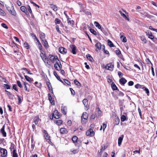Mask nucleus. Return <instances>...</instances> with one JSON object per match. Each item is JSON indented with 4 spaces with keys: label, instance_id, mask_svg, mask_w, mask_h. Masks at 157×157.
Returning <instances> with one entry per match:
<instances>
[{
    "label": "nucleus",
    "instance_id": "16",
    "mask_svg": "<svg viewBox=\"0 0 157 157\" xmlns=\"http://www.w3.org/2000/svg\"><path fill=\"white\" fill-rule=\"evenodd\" d=\"M21 10L26 14H29V12H28L27 9L24 6H21L20 7Z\"/></svg>",
    "mask_w": 157,
    "mask_h": 157
},
{
    "label": "nucleus",
    "instance_id": "15",
    "mask_svg": "<svg viewBox=\"0 0 157 157\" xmlns=\"http://www.w3.org/2000/svg\"><path fill=\"white\" fill-rule=\"evenodd\" d=\"M70 48L71 49V52L73 54H75L76 52L75 50H76V47L74 45H70Z\"/></svg>",
    "mask_w": 157,
    "mask_h": 157
},
{
    "label": "nucleus",
    "instance_id": "57",
    "mask_svg": "<svg viewBox=\"0 0 157 157\" xmlns=\"http://www.w3.org/2000/svg\"><path fill=\"white\" fill-rule=\"evenodd\" d=\"M1 25L2 27H3V28L6 29H7L8 28V27L5 24L2 23V24Z\"/></svg>",
    "mask_w": 157,
    "mask_h": 157
},
{
    "label": "nucleus",
    "instance_id": "56",
    "mask_svg": "<svg viewBox=\"0 0 157 157\" xmlns=\"http://www.w3.org/2000/svg\"><path fill=\"white\" fill-rule=\"evenodd\" d=\"M63 80H64V82L66 84H67V85H70V82L69 81H68L67 80L65 79H64Z\"/></svg>",
    "mask_w": 157,
    "mask_h": 157
},
{
    "label": "nucleus",
    "instance_id": "30",
    "mask_svg": "<svg viewBox=\"0 0 157 157\" xmlns=\"http://www.w3.org/2000/svg\"><path fill=\"white\" fill-rule=\"evenodd\" d=\"M25 48L27 49H29L30 48V46L26 42H25L23 44Z\"/></svg>",
    "mask_w": 157,
    "mask_h": 157
},
{
    "label": "nucleus",
    "instance_id": "32",
    "mask_svg": "<svg viewBox=\"0 0 157 157\" xmlns=\"http://www.w3.org/2000/svg\"><path fill=\"white\" fill-rule=\"evenodd\" d=\"M108 44L111 47H114L113 44L112 42L109 40H108Z\"/></svg>",
    "mask_w": 157,
    "mask_h": 157
},
{
    "label": "nucleus",
    "instance_id": "3",
    "mask_svg": "<svg viewBox=\"0 0 157 157\" xmlns=\"http://www.w3.org/2000/svg\"><path fill=\"white\" fill-rule=\"evenodd\" d=\"M40 56L42 59L45 63H46L48 65H50L49 60L44 54L41 52L40 54Z\"/></svg>",
    "mask_w": 157,
    "mask_h": 157
},
{
    "label": "nucleus",
    "instance_id": "25",
    "mask_svg": "<svg viewBox=\"0 0 157 157\" xmlns=\"http://www.w3.org/2000/svg\"><path fill=\"white\" fill-rule=\"evenodd\" d=\"M5 91L6 92V94L9 97L10 99H13L14 96L12 94L6 90Z\"/></svg>",
    "mask_w": 157,
    "mask_h": 157
},
{
    "label": "nucleus",
    "instance_id": "10",
    "mask_svg": "<svg viewBox=\"0 0 157 157\" xmlns=\"http://www.w3.org/2000/svg\"><path fill=\"white\" fill-rule=\"evenodd\" d=\"M59 52L62 54H65L67 52V49L63 47H60L59 49Z\"/></svg>",
    "mask_w": 157,
    "mask_h": 157
},
{
    "label": "nucleus",
    "instance_id": "28",
    "mask_svg": "<svg viewBox=\"0 0 157 157\" xmlns=\"http://www.w3.org/2000/svg\"><path fill=\"white\" fill-rule=\"evenodd\" d=\"M120 82L123 84H124L126 82L127 80L124 78H121L120 80Z\"/></svg>",
    "mask_w": 157,
    "mask_h": 157
},
{
    "label": "nucleus",
    "instance_id": "51",
    "mask_svg": "<svg viewBox=\"0 0 157 157\" xmlns=\"http://www.w3.org/2000/svg\"><path fill=\"white\" fill-rule=\"evenodd\" d=\"M89 130L90 132V136H93L94 134V132L92 129L90 128Z\"/></svg>",
    "mask_w": 157,
    "mask_h": 157
},
{
    "label": "nucleus",
    "instance_id": "41",
    "mask_svg": "<svg viewBox=\"0 0 157 157\" xmlns=\"http://www.w3.org/2000/svg\"><path fill=\"white\" fill-rule=\"evenodd\" d=\"M121 121H124L126 119V117L125 116L123 115L121 116Z\"/></svg>",
    "mask_w": 157,
    "mask_h": 157
},
{
    "label": "nucleus",
    "instance_id": "58",
    "mask_svg": "<svg viewBox=\"0 0 157 157\" xmlns=\"http://www.w3.org/2000/svg\"><path fill=\"white\" fill-rule=\"evenodd\" d=\"M13 88L15 90L17 91L18 89L17 88V86L16 84H14L13 86Z\"/></svg>",
    "mask_w": 157,
    "mask_h": 157
},
{
    "label": "nucleus",
    "instance_id": "29",
    "mask_svg": "<svg viewBox=\"0 0 157 157\" xmlns=\"http://www.w3.org/2000/svg\"><path fill=\"white\" fill-rule=\"evenodd\" d=\"M66 110L67 108L65 106L62 107L61 108V111L62 113H63L64 114H66Z\"/></svg>",
    "mask_w": 157,
    "mask_h": 157
},
{
    "label": "nucleus",
    "instance_id": "6",
    "mask_svg": "<svg viewBox=\"0 0 157 157\" xmlns=\"http://www.w3.org/2000/svg\"><path fill=\"white\" fill-rule=\"evenodd\" d=\"M54 67L55 69L58 71H59L61 70V69L62 68V65L59 60L56 62V63L54 65Z\"/></svg>",
    "mask_w": 157,
    "mask_h": 157
},
{
    "label": "nucleus",
    "instance_id": "45",
    "mask_svg": "<svg viewBox=\"0 0 157 157\" xmlns=\"http://www.w3.org/2000/svg\"><path fill=\"white\" fill-rule=\"evenodd\" d=\"M13 157H18V155L17 153H16L15 150H13Z\"/></svg>",
    "mask_w": 157,
    "mask_h": 157
},
{
    "label": "nucleus",
    "instance_id": "9",
    "mask_svg": "<svg viewBox=\"0 0 157 157\" xmlns=\"http://www.w3.org/2000/svg\"><path fill=\"white\" fill-rule=\"evenodd\" d=\"M82 102L84 105V106L86 107V110H87L89 108V106H88V101L86 99H84L82 100Z\"/></svg>",
    "mask_w": 157,
    "mask_h": 157
},
{
    "label": "nucleus",
    "instance_id": "31",
    "mask_svg": "<svg viewBox=\"0 0 157 157\" xmlns=\"http://www.w3.org/2000/svg\"><path fill=\"white\" fill-rule=\"evenodd\" d=\"M40 39H41L43 42H44L45 37V35L44 33H41L40 35Z\"/></svg>",
    "mask_w": 157,
    "mask_h": 157
},
{
    "label": "nucleus",
    "instance_id": "50",
    "mask_svg": "<svg viewBox=\"0 0 157 157\" xmlns=\"http://www.w3.org/2000/svg\"><path fill=\"white\" fill-rule=\"evenodd\" d=\"M17 84L18 86L19 87H20L21 88H22V86L21 85V82L19 81H17Z\"/></svg>",
    "mask_w": 157,
    "mask_h": 157
},
{
    "label": "nucleus",
    "instance_id": "64",
    "mask_svg": "<svg viewBox=\"0 0 157 157\" xmlns=\"http://www.w3.org/2000/svg\"><path fill=\"white\" fill-rule=\"evenodd\" d=\"M108 154L106 152H104L102 155L101 157H107Z\"/></svg>",
    "mask_w": 157,
    "mask_h": 157
},
{
    "label": "nucleus",
    "instance_id": "20",
    "mask_svg": "<svg viewBox=\"0 0 157 157\" xmlns=\"http://www.w3.org/2000/svg\"><path fill=\"white\" fill-rule=\"evenodd\" d=\"M5 125L3 126L2 127L1 129V132L3 135V136L5 137L6 136V133L4 130Z\"/></svg>",
    "mask_w": 157,
    "mask_h": 157
},
{
    "label": "nucleus",
    "instance_id": "54",
    "mask_svg": "<svg viewBox=\"0 0 157 157\" xmlns=\"http://www.w3.org/2000/svg\"><path fill=\"white\" fill-rule=\"evenodd\" d=\"M56 29L57 31L60 34H61V32L60 31L59 29V26L58 25H57L56 27Z\"/></svg>",
    "mask_w": 157,
    "mask_h": 157
},
{
    "label": "nucleus",
    "instance_id": "48",
    "mask_svg": "<svg viewBox=\"0 0 157 157\" xmlns=\"http://www.w3.org/2000/svg\"><path fill=\"white\" fill-rule=\"evenodd\" d=\"M121 38H123L122 41L124 42H125L127 41V39L124 36H121Z\"/></svg>",
    "mask_w": 157,
    "mask_h": 157
},
{
    "label": "nucleus",
    "instance_id": "52",
    "mask_svg": "<svg viewBox=\"0 0 157 157\" xmlns=\"http://www.w3.org/2000/svg\"><path fill=\"white\" fill-rule=\"evenodd\" d=\"M79 151V150L78 149H76L75 150H73L71 151V152H73L74 154H76Z\"/></svg>",
    "mask_w": 157,
    "mask_h": 157
},
{
    "label": "nucleus",
    "instance_id": "62",
    "mask_svg": "<svg viewBox=\"0 0 157 157\" xmlns=\"http://www.w3.org/2000/svg\"><path fill=\"white\" fill-rule=\"evenodd\" d=\"M98 112L99 115L101 116L102 114V113L101 111H100L99 109L98 108Z\"/></svg>",
    "mask_w": 157,
    "mask_h": 157
},
{
    "label": "nucleus",
    "instance_id": "47",
    "mask_svg": "<svg viewBox=\"0 0 157 157\" xmlns=\"http://www.w3.org/2000/svg\"><path fill=\"white\" fill-rule=\"evenodd\" d=\"M90 32L92 34L95 35H96V32L94 29H90Z\"/></svg>",
    "mask_w": 157,
    "mask_h": 157
},
{
    "label": "nucleus",
    "instance_id": "60",
    "mask_svg": "<svg viewBox=\"0 0 157 157\" xmlns=\"http://www.w3.org/2000/svg\"><path fill=\"white\" fill-rule=\"evenodd\" d=\"M24 70V71H25V72H23L22 73H23V74H25V73H27V71H28V70H27V69L26 68H22L21 70Z\"/></svg>",
    "mask_w": 157,
    "mask_h": 157
},
{
    "label": "nucleus",
    "instance_id": "42",
    "mask_svg": "<svg viewBox=\"0 0 157 157\" xmlns=\"http://www.w3.org/2000/svg\"><path fill=\"white\" fill-rule=\"evenodd\" d=\"M26 9H27L28 11H29L30 13V14H32V12L29 6L28 5Z\"/></svg>",
    "mask_w": 157,
    "mask_h": 157
},
{
    "label": "nucleus",
    "instance_id": "33",
    "mask_svg": "<svg viewBox=\"0 0 157 157\" xmlns=\"http://www.w3.org/2000/svg\"><path fill=\"white\" fill-rule=\"evenodd\" d=\"M111 87L112 89L114 90H116L117 89V87L113 82L112 83Z\"/></svg>",
    "mask_w": 157,
    "mask_h": 157
},
{
    "label": "nucleus",
    "instance_id": "37",
    "mask_svg": "<svg viewBox=\"0 0 157 157\" xmlns=\"http://www.w3.org/2000/svg\"><path fill=\"white\" fill-rule=\"evenodd\" d=\"M25 77L26 80L29 82H31L32 81V79L27 75H25Z\"/></svg>",
    "mask_w": 157,
    "mask_h": 157
},
{
    "label": "nucleus",
    "instance_id": "12",
    "mask_svg": "<svg viewBox=\"0 0 157 157\" xmlns=\"http://www.w3.org/2000/svg\"><path fill=\"white\" fill-rule=\"evenodd\" d=\"M119 122L120 119L117 116H115L114 117V121L113 123L114 124V126L118 125L119 124Z\"/></svg>",
    "mask_w": 157,
    "mask_h": 157
},
{
    "label": "nucleus",
    "instance_id": "22",
    "mask_svg": "<svg viewBox=\"0 0 157 157\" xmlns=\"http://www.w3.org/2000/svg\"><path fill=\"white\" fill-rule=\"evenodd\" d=\"M119 12L121 15L125 19L127 20L128 21H129V19L128 17L124 13H123L120 10Z\"/></svg>",
    "mask_w": 157,
    "mask_h": 157
},
{
    "label": "nucleus",
    "instance_id": "18",
    "mask_svg": "<svg viewBox=\"0 0 157 157\" xmlns=\"http://www.w3.org/2000/svg\"><path fill=\"white\" fill-rule=\"evenodd\" d=\"M53 74L58 80H59L63 84H64V82L61 80L60 77L58 75L56 72L55 71H53Z\"/></svg>",
    "mask_w": 157,
    "mask_h": 157
},
{
    "label": "nucleus",
    "instance_id": "43",
    "mask_svg": "<svg viewBox=\"0 0 157 157\" xmlns=\"http://www.w3.org/2000/svg\"><path fill=\"white\" fill-rule=\"evenodd\" d=\"M105 148H106V147L105 146H101V149H100V153H102V152L105 150Z\"/></svg>",
    "mask_w": 157,
    "mask_h": 157
},
{
    "label": "nucleus",
    "instance_id": "34",
    "mask_svg": "<svg viewBox=\"0 0 157 157\" xmlns=\"http://www.w3.org/2000/svg\"><path fill=\"white\" fill-rule=\"evenodd\" d=\"M55 123L58 125H60L62 124L63 121L61 120H56L55 121Z\"/></svg>",
    "mask_w": 157,
    "mask_h": 157
},
{
    "label": "nucleus",
    "instance_id": "63",
    "mask_svg": "<svg viewBox=\"0 0 157 157\" xmlns=\"http://www.w3.org/2000/svg\"><path fill=\"white\" fill-rule=\"evenodd\" d=\"M115 52L117 55H120L121 54V52L119 50H116Z\"/></svg>",
    "mask_w": 157,
    "mask_h": 157
},
{
    "label": "nucleus",
    "instance_id": "35",
    "mask_svg": "<svg viewBox=\"0 0 157 157\" xmlns=\"http://www.w3.org/2000/svg\"><path fill=\"white\" fill-rule=\"evenodd\" d=\"M142 89L144 90H145L146 91V93L147 94V95L148 96L149 95V90L147 88H146L145 87H143L142 88Z\"/></svg>",
    "mask_w": 157,
    "mask_h": 157
},
{
    "label": "nucleus",
    "instance_id": "4",
    "mask_svg": "<svg viewBox=\"0 0 157 157\" xmlns=\"http://www.w3.org/2000/svg\"><path fill=\"white\" fill-rule=\"evenodd\" d=\"M7 153V151L6 149L0 147V157H6Z\"/></svg>",
    "mask_w": 157,
    "mask_h": 157
},
{
    "label": "nucleus",
    "instance_id": "7",
    "mask_svg": "<svg viewBox=\"0 0 157 157\" xmlns=\"http://www.w3.org/2000/svg\"><path fill=\"white\" fill-rule=\"evenodd\" d=\"M114 67V64L112 63H110L106 65L105 68L108 70L112 71Z\"/></svg>",
    "mask_w": 157,
    "mask_h": 157
},
{
    "label": "nucleus",
    "instance_id": "39",
    "mask_svg": "<svg viewBox=\"0 0 157 157\" xmlns=\"http://www.w3.org/2000/svg\"><path fill=\"white\" fill-rule=\"evenodd\" d=\"M6 14L5 12L1 9L0 10V15L2 16H4Z\"/></svg>",
    "mask_w": 157,
    "mask_h": 157
},
{
    "label": "nucleus",
    "instance_id": "8",
    "mask_svg": "<svg viewBox=\"0 0 157 157\" xmlns=\"http://www.w3.org/2000/svg\"><path fill=\"white\" fill-rule=\"evenodd\" d=\"M141 14L143 15V17L144 18L147 17L148 18L150 19L153 17L152 16L150 15L146 12H144L143 13H141Z\"/></svg>",
    "mask_w": 157,
    "mask_h": 157
},
{
    "label": "nucleus",
    "instance_id": "2",
    "mask_svg": "<svg viewBox=\"0 0 157 157\" xmlns=\"http://www.w3.org/2000/svg\"><path fill=\"white\" fill-rule=\"evenodd\" d=\"M88 118V115L86 112L83 113L81 116V122L82 124L85 123L87 121Z\"/></svg>",
    "mask_w": 157,
    "mask_h": 157
},
{
    "label": "nucleus",
    "instance_id": "53",
    "mask_svg": "<svg viewBox=\"0 0 157 157\" xmlns=\"http://www.w3.org/2000/svg\"><path fill=\"white\" fill-rule=\"evenodd\" d=\"M74 82L75 84L77 86H79L80 85V83L76 80H74Z\"/></svg>",
    "mask_w": 157,
    "mask_h": 157
},
{
    "label": "nucleus",
    "instance_id": "59",
    "mask_svg": "<svg viewBox=\"0 0 157 157\" xmlns=\"http://www.w3.org/2000/svg\"><path fill=\"white\" fill-rule=\"evenodd\" d=\"M118 95L120 96L123 97L124 95V94L121 92L119 91L118 93Z\"/></svg>",
    "mask_w": 157,
    "mask_h": 157
},
{
    "label": "nucleus",
    "instance_id": "26",
    "mask_svg": "<svg viewBox=\"0 0 157 157\" xmlns=\"http://www.w3.org/2000/svg\"><path fill=\"white\" fill-rule=\"evenodd\" d=\"M39 120L40 118L39 116H36L35 117L34 119V122L36 125H37Z\"/></svg>",
    "mask_w": 157,
    "mask_h": 157
},
{
    "label": "nucleus",
    "instance_id": "17",
    "mask_svg": "<svg viewBox=\"0 0 157 157\" xmlns=\"http://www.w3.org/2000/svg\"><path fill=\"white\" fill-rule=\"evenodd\" d=\"M147 33L148 38L151 39H153L154 38L153 35L150 31H148L147 32Z\"/></svg>",
    "mask_w": 157,
    "mask_h": 157
},
{
    "label": "nucleus",
    "instance_id": "36",
    "mask_svg": "<svg viewBox=\"0 0 157 157\" xmlns=\"http://www.w3.org/2000/svg\"><path fill=\"white\" fill-rule=\"evenodd\" d=\"M43 42L44 43L43 45L44 47L46 48H48V45L47 40H44V42Z\"/></svg>",
    "mask_w": 157,
    "mask_h": 157
},
{
    "label": "nucleus",
    "instance_id": "55",
    "mask_svg": "<svg viewBox=\"0 0 157 157\" xmlns=\"http://www.w3.org/2000/svg\"><path fill=\"white\" fill-rule=\"evenodd\" d=\"M4 87H5L7 89H10V86L9 85L7 84H5L4 85Z\"/></svg>",
    "mask_w": 157,
    "mask_h": 157
},
{
    "label": "nucleus",
    "instance_id": "13",
    "mask_svg": "<svg viewBox=\"0 0 157 157\" xmlns=\"http://www.w3.org/2000/svg\"><path fill=\"white\" fill-rule=\"evenodd\" d=\"M101 43L99 42L96 43L95 45V46L96 48V51L98 52L101 49Z\"/></svg>",
    "mask_w": 157,
    "mask_h": 157
},
{
    "label": "nucleus",
    "instance_id": "11",
    "mask_svg": "<svg viewBox=\"0 0 157 157\" xmlns=\"http://www.w3.org/2000/svg\"><path fill=\"white\" fill-rule=\"evenodd\" d=\"M53 116H54V118L56 119H59L60 117V115L59 114L58 111L56 110L54 111Z\"/></svg>",
    "mask_w": 157,
    "mask_h": 157
},
{
    "label": "nucleus",
    "instance_id": "21",
    "mask_svg": "<svg viewBox=\"0 0 157 157\" xmlns=\"http://www.w3.org/2000/svg\"><path fill=\"white\" fill-rule=\"evenodd\" d=\"M60 132L61 134H66L67 132V129L64 128H61L60 129Z\"/></svg>",
    "mask_w": 157,
    "mask_h": 157
},
{
    "label": "nucleus",
    "instance_id": "5",
    "mask_svg": "<svg viewBox=\"0 0 157 157\" xmlns=\"http://www.w3.org/2000/svg\"><path fill=\"white\" fill-rule=\"evenodd\" d=\"M49 59L52 63H54L55 61L56 62L57 61H58L59 60L57 56H55L52 55H49Z\"/></svg>",
    "mask_w": 157,
    "mask_h": 157
},
{
    "label": "nucleus",
    "instance_id": "46",
    "mask_svg": "<svg viewBox=\"0 0 157 157\" xmlns=\"http://www.w3.org/2000/svg\"><path fill=\"white\" fill-rule=\"evenodd\" d=\"M51 7L54 11H56L57 10V8L56 6L52 5Z\"/></svg>",
    "mask_w": 157,
    "mask_h": 157
},
{
    "label": "nucleus",
    "instance_id": "24",
    "mask_svg": "<svg viewBox=\"0 0 157 157\" xmlns=\"http://www.w3.org/2000/svg\"><path fill=\"white\" fill-rule=\"evenodd\" d=\"M44 133H45V135H44V137L45 139L47 140H49V141H50V139H49L50 136L48 135V134L47 132L44 130Z\"/></svg>",
    "mask_w": 157,
    "mask_h": 157
},
{
    "label": "nucleus",
    "instance_id": "14",
    "mask_svg": "<svg viewBox=\"0 0 157 157\" xmlns=\"http://www.w3.org/2000/svg\"><path fill=\"white\" fill-rule=\"evenodd\" d=\"M66 17L67 19V22L68 24L71 25H73L74 23V21L73 20H71V19L69 18V17L67 15H66Z\"/></svg>",
    "mask_w": 157,
    "mask_h": 157
},
{
    "label": "nucleus",
    "instance_id": "61",
    "mask_svg": "<svg viewBox=\"0 0 157 157\" xmlns=\"http://www.w3.org/2000/svg\"><path fill=\"white\" fill-rule=\"evenodd\" d=\"M134 84V82L132 81H130L128 83V85L129 86H132Z\"/></svg>",
    "mask_w": 157,
    "mask_h": 157
},
{
    "label": "nucleus",
    "instance_id": "49",
    "mask_svg": "<svg viewBox=\"0 0 157 157\" xmlns=\"http://www.w3.org/2000/svg\"><path fill=\"white\" fill-rule=\"evenodd\" d=\"M55 22L56 24H59L60 22V20L58 18H56L55 21Z\"/></svg>",
    "mask_w": 157,
    "mask_h": 157
},
{
    "label": "nucleus",
    "instance_id": "1",
    "mask_svg": "<svg viewBox=\"0 0 157 157\" xmlns=\"http://www.w3.org/2000/svg\"><path fill=\"white\" fill-rule=\"evenodd\" d=\"M6 7L7 9L9 11V12L13 15L14 16L16 15V13L14 10L13 6V5H11V7H9L7 6H6Z\"/></svg>",
    "mask_w": 157,
    "mask_h": 157
},
{
    "label": "nucleus",
    "instance_id": "27",
    "mask_svg": "<svg viewBox=\"0 0 157 157\" xmlns=\"http://www.w3.org/2000/svg\"><path fill=\"white\" fill-rule=\"evenodd\" d=\"M94 24L95 26L97 27L98 29H100L102 31V28H101V26L97 22L95 21L94 22Z\"/></svg>",
    "mask_w": 157,
    "mask_h": 157
},
{
    "label": "nucleus",
    "instance_id": "40",
    "mask_svg": "<svg viewBox=\"0 0 157 157\" xmlns=\"http://www.w3.org/2000/svg\"><path fill=\"white\" fill-rule=\"evenodd\" d=\"M78 140V137L75 136H74L72 138V140L74 143L76 142Z\"/></svg>",
    "mask_w": 157,
    "mask_h": 157
},
{
    "label": "nucleus",
    "instance_id": "38",
    "mask_svg": "<svg viewBox=\"0 0 157 157\" xmlns=\"http://www.w3.org/2000/svg\"><path fill=\"white\" fill-rule=\"evenodd\" d=\"M86 57L90 61H92L93 59L92 57L89 54H88L86 55Z\"/></svg>",
    "mask_w": 157,
    "mask_h": 157
},
{
    "label": "nucleus",
    "instance_id": "23",
    "mask_svg": "<svg viewBox=\"0 0 157 157\" xmlns=\"http://www.w3.org/2000/svg\"><path fill=\"white\" fill-rule=\"evenodd\" d=\"M48 99L50 101V102L51 103L52 105H54L55 103L54 102V100L52 99V97L50 94H48Z\"/></svg>",
    "mask_w": 157,
    "mask_h": 157
},
{
    "label": "nucleus",
    "instance_id": "19",
    "mask_svg": "<svg viewBox=\"0 0 157 157\" xmlns=\"http://www.w3.org/2000/svg\"><path fill=\"white\" fill-rule=\"evenodd\" d=\"M124 137V135H122L120 137L118 140V145L119 146H120L121 144V142L123 140Z\"/></svg>",
    "mask_w": 157,
    "mask_h": 157
},
{
    "label": "nucleus",
    "instance_id": "44",
    "mask_svg": "<svg viewBox=\"0 0 157 157\" xmlns=\"http://www.w3.org/2000/svg\"><path fill=\"white\" fill-rule=\"evenodd\" d=\"M135 87L137 89L142 88L143 87H142V86L141 85L139 84H137L135 85Z\"/></svg>",
    "mask_w": 157,
    "mask_h": 157
}]
</instances>
